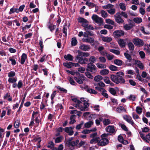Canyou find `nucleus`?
<instances>
[{
	"instance_id": "f8f14e48",
	"label": "nucleus",
	"mask_w": 150,
	"mask_h": 150,
	"mask_svg": "<svg viewBox=\"0 0 150 150\" xmlns=\"http://www.w3.org/2000/svg\"><path fill=\"white\" fill-rule=\"evenodd\" d=\"M38 112H35V111H33L32 115V117H31V120L30 121V122L29 125V126H33L34 123V121H35V119H34V117L35 116H36L38 114Z\"/></svg>"
},
{
	"instance_id": "7ed1b4c3",
	"label": "nucleus",
	"mask_w": 150,
	"mask_h": 150,
	"mask_svg": "<svg viewBox=\"0 0 150 150\" xmlns=\"http://www.w3.org/2000/svg\"><path fill=\"white\" fill-rule=\"evenodd\" d=\"M86 70L87 71H90L92 74H94L97 71V68L94 64L89 63H87Z\"/></svg>"
},
{
	"instance_id": "2f4dec72",
	"label": "nucleus",
	"mask_w": 150,
	"mask_h": 150,
	"mask_svg": "<svg viewBox=\"0 0 150 150\" xmlns=\"http://www.w3.org/2000/svg\"><path fill=\"white\" fill-rule=\"evenodd\" d=\"M16 58L14 57H10L9 58V60L11 62V65L13 66L15 65L16 64V62L15 59Z\"/></svg>"
},
{
	"instance_id": "e433bc0d",
	"label": "nucleus",
	"mask_w": 150,
	"mask_h": 150,
	"mask_svg": "<svg viewBox=\"0 0 150 150\" xmlns=\"http://www.w3.org/2000/svg\"><path fill=\"white\" fill-rule=\"evenodd\" d=\"M124 55L126 58L128 60L129 62H131L132 59V58L130 54L126 52H125L124 53Z\"/></svg>"
},
{
	"instance_id": "1a4fd4ad",
	"label": "nucleus",
	"mask_w": 150,
	"mask_h": 150,
	"mask_svg": "<svg viewBox=\"0 0 150 150\" xmlns=\"http://www.w3.org/2000/svg\"><path fill=\"white\" fill-rule=\"evenodd\" d=\"M123 118L127 122L131 124L132 126L134 125V122L132 120V117L130 116L125 115L123 116Z\"/></svg>"
},
{
	"instance_id": "cd10ccee",
	"label": "nucleus",
	"mask_w": 150,
	"mask_h": 150,
	"mask_svg": "<svg viewBox=\"0 0 150 150\" xmlns=\"http://www.w3.org/2000/svg\"><path fill=\"white\" fill-rule=\"evenodd\" d=\"M133 20L134 22L137 24L140 23L142 21V20L141 17L135 18L133 19Z\"/></svg>"
},
{
	"instance_id": "4468645a",
	"label": "nucleus",
	"mask_w": 150,
	"mask_h": 150,
	"mask_svg": "<svg viewBox=\"0 0 150 150\" xmlns=\"http://www.w3.org/2000/svg\"><path fill=\"white\" fill-rule=\"evenodd\" d=\"M118 43L120 46L121 48L125 47L126 43L123 39L120 38L118 40Z\"/></svg>"
},
{
	"instance_id": "ea45409f",
	"label": "nucleus",
	"mask_w": 150,
	"mask_h": 150,
	"mask_svg": "<svg viewBox=\"0 0 150 150\" xmlns=\"http://www.w3.org/2000/svg\"><path fill=\"white\" fill-rule=\"evenodd\" d=\"M109 68L110 70L113 71H117L118 69L117 67L112 65H110L109 67Z\"/></svg>"
},
{
	"instance_id": "6e6d98bb",
	"label": "nucleus",
	"mask_w": 150,
	"mask_h": 150,
	"mask_svg": "<svg viewBox=\"0 0 150 150\" xmlns=\"http://www.w3.org/2000/svg\"><path fill=\"white\" fill-rule=\"evenodd\" d=\"M8 76L9 78L14 76L16 75V73L14 71H10L8 74Z\"/></svg>"
},
{
	"instance_id": "0eeeda50",
	"label": "nucleus",
	"mask_w": 150,
	"mask_h": 150,
	"mask_svg": "<svg viewBox=\"0 0 150 150\" xmlns=\"http://www.w3.org/2000/svg\"><path fill=\"white\" fill-rule=\"evenodd\" d=\"M92 20L97 23H103V19L99 17L97 15L93 14L92 16Z\"/></svg>"
},
{
	"instance_id": "a18cd8bd",
	"label": "nucleus",
	"mask_w": 150,
	"mask_h": 150,
	"mask_svg": "<svg viewBox=\"0 0 150 150\" xmlns=\"http://www.w3.org/2000/svg\"><path fill=\"white\" fill-rule=\"evenodd\" d=\"M116 110L117 112L121 113L122 111L123 110L124 111H125L126 110L123 107L120 106L117 108Z\"/></svg>"
},
{
	"instance_id": "c03bdc74",
	"label": "nucleus",
	"mask_w": 150,
	"mask_h": 150,
	"mask_svg": "<svg viewBox=\"0 0 150 150\" xmlns=\"http://www.w3.org/2000/svg\"><path fill=\"white\" fill-rule=\"evenodd\" d=\"M119 6L120 8L122 10L125 11L126 9V7L125 4L123 3H120L119 4Z\"/></svg>"
},
{
	"instance_id": "864d4df0",
	"label": "nucleus",
	"mask_w": 150,
	"mask_h": 150,
	"mask_svg": "<svg viewBox=\"0 0 150 150\" xmlns=\"http://www.w3.org/2000/svg\"><path fill=\"white\" fill-rule=\"evenodd\" d=\"M110 51L115 54L116 55H119L120 54V51L119 50L115 49H110Z\"/></svg>"
},
{
	"instance_id": "bf43d9fd",
	"label": "nucleus",
	"mask_w": 150,
	"mask_h": 150,
	"mask_svg": "<svg viewBox=\"0 0 150 150\" xmlns=\"http://www.w3.org/2000/svg\"><path fill=\"white\" fill-rule=\"evenodd\" d=\"M102 16L104 18H106L108 16V13L105 11L102 10L101 11Z\"/></svg>"
},
{
	"instance_id": "9b49d317",
	"label": "nucleus",
	"mask_w": 150,
	"mask_h": 150,
	"mask_svg": "<svg viewBox=\"0 0 150 150\" xmlns=\"http://www.w3.org/2000/svg\"><path fill=\"white\" fill-rule=\"evenodd\" d=\"M135 62L133 63V65H137V66L140 68L141 69H143L144 68V66L143 64L138 59H136L134 60Z\"/></svg>"
},
{
	"instance_id": "774afa93",
	"label": "nucleus",
	"mask_w": 150,
	"mask_h": 150,
	"mask_svg": "<svg viewBox=\"0 0 150 150\" xmlns=\"http://www.w3.org/2000/svg\"><path fill=\"white\" fill-rule=\"evenodd\" d=\"M107 11L111 15L114 14L115 12V10L114 8H112L110 10H107Z\"/></svg>"
},
{
	"instance_id": "72a5a7b5",
	"label": "nucleus",
	"mask_w": 150,
	"mask_h": 150,
	"mask_svg": "<svg viewBox=\"0 0 150 150\" xmlns=\"http://www.w3.org/2000/svg\"><path fill=\"white\" fill-rule=\"evenodd\" d=\"M77 44V41L76 38L75 37H74L72 38L71 44L73 46L76 45Z\"/></svg>"
},
{
	"instance_id": "69168bd1",
	"label": "nucleus",
	"mask_w": 150,
	"mask_h": 150,
	"mask_svg": "<svg viewBox=\"0 0 150 150\" xmlns=\"http://www.w3.org/2000/svg\"><path fill=\"white\" fill-rule=\"evenodd\" d=\"M139 53L141 58L143 59L145 57V54L143 51H141L139 52Z\"/></svg>"
},
{
	"instance_id": "6ab92c4d",
	"label": "nucleus",
	"mask_w": 150,
	"mask_h": 150,
	"mask_svg": "<svg viewBox=\"0 0 150 150\" xmlns=\"http://www.w3.org/2000/svg\"><path fill=\"white\" fill-rule=\"evenodd\" d=\"M64 58L66 60L69 61H72L74 58L70 54L65 55Z\"/></svg>"
},
{
	"instance_id": "4d7b16f0",
	"label": "nucleus",
	"mask_w": 150,
	"mask_h": 150,
	"mask_svg": "<svg viewBox=\"0 0 150 150\" xmlns=\"http://www.w3.org/2000/svg\"><path fill=\"white\" fill-rule=\"evenodd\" d=\"M113 7V5L109 4L103 6V8L108 9L109 8H112Z\"/></svg>"
},
{
	"instance_id": "e2e57ef3",
	"label": "nucleus",
	"mask_w": 150,
	"mask_h": 150,
	"mask_svg": "<svg viewBox=\"0 0 150 150\" xmlns=\"http://www.w3.org/2000/svg\"><path fill=\"white\" fill-rule=\"evenodd\" d=\"M96 65L99 69H103L105 68V66L103 64L97 63L96 64Z\"/></svg>"
},
{
	"instance_id": "5701e85b",
	"label": "nucleus",
	"mask_w": 150,
	"mask_h": 150,
	"mask_svg": "<svg viewBox=\"0 0 150 150\" xmlns=\"http://www.w3.org/2000/svg\"><path fill=\"white\" fill-rule=\"evenodd\" d=\"M79 48L81 50L83 51H88L90 49L89 47L87 45L83 44L79 47Z\"/></svg>"
},
{
	"instance_id": "c85d7f7f",
	"label": "nucleus",
	"mask_w": 150,
	"mask_h": 150,
	"mask_svg": "<svg viewBox=\"0 0 150 150\" xmlns=\"http://www.w3.org/2000/svg\"><path fill=\"white\" fill-rule=\"evenodd\" d=\"M72 139V138H69L67 141V142L68 143V146L70 147V146H72V147L75 146V145L74 144V141H71Z\"/></svg>"
},
{
	"instance_id": "2eb2a0df",
	"label": "nucleus",
	"mask_w": 150,
	"mask_h": 150,
	"mask_svg": "<svg viewBox=\"0 0 150 150\" xmlns=\"http://www.w3.org/2000/svg\"><path fill=\"white\" fill-rule=\"evenodd\" d=\"M134 25V23H130L129 24L125 25L123 27L125 30H128L131 29Z\"/></svg>"
},
{
	"instance_id": "9d476101",
	"label": "nucleus",
	"mask_w": 150,
	"mask_h": 150,
	"mask_svg": "<svg viewBox=\"0 0 150 150\" xmlns=\"http://www.w3.org/2000/svg\"><path fill=\"white\" fill-rule=\"evenodd\" d=\"M124 31L122 30H117L113 32V34L117 37V38L120 37L124 35Z\"/></svg>"
},
{
	"instance_id": "473e14b6",
	"label": "nucleus",
	"mask_w": 150,
	"mask_h": 150,
	"mask_svg": "<svg viewBox=\"0 0 150 150\" xmlns=\"http://www.w3.org/2000/svg\"><path fill=\"white\" fill-rule=\"evenodd\" d=\"M85 4L86 5H87L89 7H91V8H93L94 7H98V6H97V5L92 2H86Z\"/></svg>"
},
{
	"instance_id": "f257e3e1",
	"label": "nucleus",
	"mask_w": 150,
	"mask_h": 150,
	"mask_svg": "<svg viewBox=\"0 0 150 150\" xmlns=\"http://www.w3.org/2000/svg\"><path fill=\"white\" fill-rule=\"evenodd\" d=\"M124 76V73L123 72L119 71L117 72L115 75H111L110 77L111 80L117 84L119 83L124 84L125 81L122 77V76Z\"/></svg>"
},
{
	"instance_id": "0e129e2a",
	"label": "nucleus",
	"mask_w": 150,
	"mask_h": 150,
	"mask_svg": "<svg viewBox=\"0 0 150 150\" xmlns=\"http://www.w3.org/2000/svg\"><path fill=\"white\" fill-rule=\"evenodd\" d=\"M69 80L70 83L72 85H75L76 83L73 79L71 77H69Z\"/></svg>"
},
{
	"instance_id": "c756f323",
	"label": "nucleus",
	"mask_w": 150,
	"mask_h": 150,
	"mask_svg": "<svg viewBox=\"0 0 150 150\" xmlns=\"http://www.w3.org/2000/svg\"><path fill=\"white\" fill-rule=\"evenodd\" d=\"M123 61L120 59H115L114 61V63L118 66H121L123 64Z\"/></svg>"
},
{
	"instance_id": "c9c22d12",
	"label": "nucleus",
	"mask_w": 150,
	"mask_h": 150,
	"mask_svg": "<svg viewBox=\"0 0 150 150\" xmlns=\"http://www.w3.org/2000/svg\"><path fill=\"white\" fill-rule=\"evenodd\" d=\"M93 124V122L92 121H89L85 124L84 126L86 128H89Z\"/></svg>"
},
{
	"instance_id": "052dcab7",
	"label": "nucleus",
	"mask_w": 150,
	"mask_h": 150,
	"mask_svg": "<svg viewBox=\"0 0 150 150\" xmlns=\"http://www.w3.org/2000/svg\"><path fill=\"white\" fill-rule=\"evenodd\" d=\"M105 21L107 23L110 24L112 25H114L115 24L114 22L112 20L110 19H107L105 20Z\"/></svg>"
},
{
	"instance_id": "3c124183",
	"label": "nucleus",
	"mask_w": 150,
	"mask_h": 150,
	"mask_svg": "<svg viewBox=\"0 0 150 150\" xmlns=\"http://www.w3.org/2000/svg\"><path fill=\"white\" fill-rule=\"evenodd\" d=\"M105 85L104 83L102 81H100L99 83H95L94 84V86H99L102 87H104Z\"/></svg>"
},
{
	"instance_id": "58836bf2",
	"label": "nucleus",
	"mask_w": 150,
	"mask_h": 150,
	"mask_svg": "<svg viewBox=\"0 0 150 150\" xmlns=\"http://www.w3.org/2000/svg\"><path fill=\"white\" fill-rule=\"evenodd\" d=\"M136 97L133 95L131 94L127 97V98L132 101H134L136 99Z\"/></svg>"
},
{
	"instance_id": "a211bd4d",
	"label": "nucleus",
	"mask_w": 150,
	"mask_h": 150,
	"mask_svg": "<svg viewBox=\"0 0 150 150\" xmlns=\"http://www.w3.org/2000/svg\"><path fill=\"white\" fill-rule=\"evenodd\" d=\"M83 42H88L90 43H94V39L91 37H89L88 38H85L83 39Z\"/></svg>"
},
{
	"instance_id": "39448f33",
	"label": "nucleus",
	"mask_w": 150,
	"mask_h": 150,
	"mask_svg": "<svg viewBox=\"0 0 150 150\" xmlns=\"http://www.w3.org/2000/svg\"><path fill=\"white\" fill-rule=\"evenodd\" d=\"M115 21L119 24H122L124 23V21L122 18L120 16V13L118 12L114 16Z\"/></svg>"
},
{
	"instance_id": "de8ad7c7",
	"label": "nucleus",
	"mask_w": 150,
	"mask_h": 150,
	"mask_svg": "<svg viewBox=\"0 0 150 150\" xmlns=\"http://www.w3.org/2000/svg\"><path fill=\"white\" fill-rule=\"evenodd\" d=\"M103 79V77L101 76L97 75L95 77L94 79L96 81H99L100 80H102Z\"/></svg>"
},
{
	"instance_id": "09e8293b",
	"label": "nucleus",
	"mask_w": 150,
	"mask_h": 150,
	"mask_svg": "<svg viewBox=\"0 0 150 150\" xmlns=\"http://www.w3.org/2000/svg\"><path fill=\"white\" fill-rule=\"evenodd\" d=\"M48 144L49 145L47 146V147L51 149L53 148L54 146V144L52 141L49 142Z\"/></svg>"
},
{
	"instance_id": "8fccbe9b",
	"label": "nucleus",
	"mask_w": 150,
	"mask_h": 150,
	"mask_svg": "<svg viewBox=\"0 0 150 150\" xmlns=\"http://www.w3.org/2000/svg\"><path fill=\"white\" fill-rule=\"evenodd\" d=\"M90 71H87L85 73V75L89 79H92L93 78V76L89 72Z\"/></svg>"
},
{
	"instance_id": "bb28decb",
	"label": "nucleus",
	"mask_w": 150,
	"mask_h": 150,
	"mask_svg": "<svg viewBox=\"0 0 150 150\" xmlns=\"http://www.w3.org/2000/svg\"><path fill=\"white\" fill-rule=\"evenodd\" d=\"M96 58L95 56H92L88 59V62H90L89 63H92L93 64L95 63L96 61Z\"/></svg>"
},
{
	"instance_id": "393cba45",
	"label": "nucleus",
	"mask_w": 150,
	"mask_h": 150,
	"mask_svg": "<svg viewBox=\"0 0 150 150\" xmlns=\"http://www.w3.org/2000/svg\"><path fill=\"white\" fill-rule=\"evenodd\" d=\"M100 139L99 137L94 138L90 140V143L91 144H95L97 143H98Z\"/></svg>"
},
{
	"instance_id": "13d9d810",
	"label": "nucleus",
	"mask_w": 150,
	"mask_h": 150,
	"mask_svg": "<svg viewBox=\"0 0 150 150\" xmlns=\"http://www.w3.org/2000/svg\"><path fill=\"white\" fill-rule=\"evenodd\" d=\"M63 139V137L62 136H60L57 137L55 139V143H58L61 142V140Z\"/></svg>"
},
{
	"instance_id": "4be33fe9",
	"label": "nucleus",
	"mask_w": 150,
	"mask_h": 150,
	"mask_svg": "<svg viewBox=\"0 0 150 150\" xmlns=\"http://www.w3.org/2000/svg\"><path fill=\"white\" fill-rule=\"evenodd\" d=\"M84 106H81L80 108V110L82 111H85V109L87 108L89 105V103L87 102H84L83 103Z\"/></svg>"
},
{
	"instance_id": "49530a36",
	"label": "nucleus",
	"mask_w": 150,
	"mask_h": 150,
	"mask_svg": "<svg viewBox=\"0 0 150 150\" xmlns=\"http://www.w3.org/2000/svg\"><path fill=\"white\" fill-rule=\"evenodd\" d=\"M142 108L139 106H137L136 109L137 112L138 114H141L142 111Z\"/></svg>"
},
{
	"instance_id": "338daca9",
	"label": "nucleus",
	"mask_w": 150,
	"mask_h": 150,
	"mask_svg": "<svg viewBox=\"0 0 150 150\" xmlns=\"http://www.w3.org/2000/svg\"><path fill=\"white\" fill-rule=\"evenodd\" d=\"M56 88L57 89L61 91H63L67 93V90L64 88H61L59 86H57Z\"/></svg>"
},
{
	"instance_id": "a878e982",
	"label": "nucleus",
	"mask_w": 150,
	"mask_h": 150,
	"mask_svg": "<svg viewBox=\"0 0 150 150\" xmlns=\"http://www.w3.org/2000/svg\"><path fill=\"white\" fill-rule=\"evenodd\" d=\"M78 21L79 23H88V21L86 19L82 17H79L78 18Z\"/></svg>"
},
{
	"instance_id": "6e6552de",
	"label": "nucleus",
	"mask_w": 150,
	"mask_h": 150,
	"mask_svg": "<svg viewBox=\"0 0 150 150\" xmlns=\"http://www.w3.org/2000/svg\"><path fill=\"white\" fill-rule=\"evenodd\" d=\"M109 141L108 139H101L98 143L99 146H105L108 144Z\"/></svg>"
},
{
	"instance_id": "680f3d73",
	"label": "nucleus",
	"mask_w": 150,
	"mask_h": 150,
	"mask_svg": "<svg viewBox=\"0 0 150 150\" xmlns=\"http://www.w3.org/2000/svg\"><path fill=\"white\" fill-rule=\"evenodd\" d=\"M56 28V25L53 24H50L48 27V28L51 31L54 30Z\"/></svg>"
},
{
	"instance_id": "f03ea898",
	"label": "nucleus",
	"mask_w": 150,
	"mask_h": 150,
	"mask_svg": "<svg viewBox=\"0 0 150 150\" xmlns=\"http://www.w3.org/2000/svg\"><path fill=\"white\" fill-rule=\"evenodd\" d=\"M85 77L82 74H80L78 72H76V76L74 77V79L76 82L79 84H82L85 81Z\"/></svg>"
},
{
	"instance_id": "dca6fc26",
	"label": "nucleus",
	"mask_w": 150,
	"mask_h": 150,
	"mask_svg": "<svg viewBox=\"0 0 150 150\" xmlns=\"http://www.w3.org/2000/svg\"><path fill=\"white\" fill-rule=\"evenodd\" d=\"M106 129L107 132L112 133H114L115 131L114 127L113 126L109 125L106 127Z\"/></svg>"
},
{
	"instance_id": "b1692460",
	"label": "nucleus",
	"mask_w": 150,
	"mask_h": 150,
	"mask_svg": "<svg viewBox=\"0 0 150 150\" xmlns=\"http://www.w3.org/2000/svg\"><path fill=\"white\" fill-rule=\"evenodd\" d=\"M127 46L129 50L130 51H131V52H132L134 50V45L131 42H129L128 43Z\"/></svg>"
},
{
	"instance_id": "aec40b11",
	"label": "nucleus",
	"mask_w": 150,
	"mask_h": 150,
	"mask_svg": "<svg viewBox=\"0 0 150 150\" xmlns=\"http://www.w3.org/2000/svg\"><path fill=\"white\" fill-rule=\"evenodd\" d=\"M73 63L71 62H66L63 63V65L64 66L68 68H71L72 67H73L74 65H72Z\"/></svg>"
},
{
	"instance_id": "a19ab883",
	"label": "nucleus",
	"mask_w": 150,
	"mask_h": 150,
	"mask_svg": "<svg viewBox=\"0 0 150 150\" xmlns=\"http://www.w3.org/2000/svg\"><path fill=\"white\" fill-rule=\"evenodd\" d=\"M86 91L90 93L93 94H96L97 93V92L95 90L91 89V88H88L86 90Z\"/></svg>"
},
{
	"instance_id": "ddd939ff",
	"label": "nucleus",
	"mask_w": 150,
	"mask_h": 150,
	"mask_svg": "<svg viewBox=\"0 0 150 150\" xmlns=\"http://www.w3.org/2000/svg\"><path fill=\"white\" fill-rule=\"evenodd\" d=\"M82 26L84 27V28L86 31L89 30L90 29L92 30H94V28L93 27L90 25L88 24H82Z\"/></svg>"
},
{
	"instance_id": "4c0bfd02",
	"label": "nucleus",
	"mask_w": 150,
	"mask_h": 150,
	"mask_svg": "<svg viewBox=\"0 0 150 150\" xmlns=\"http://www.w3.org/2000/svg\"><path fill=\"white\" fill-rule=\"evenodd\" d=\"M20 124V120H16L14 123V127L16 128H18L19 127Z\"/></svg>"
},
{
	"instance_id": "7c9ffc66",
	"label": "nucleus",
	"mask_w": 150,
	"mask_h": 150,
	"mask_svg": "<svg viewBox=\"0 0 150 150\" xmlns=\"http://www.w3.org/2000/svg\"><path fill=\"white\" fill-rule=\"evenodd\" d=\"M112 40V38L111 37H104L102 38L103 41L106 42H110Z\"/></svg>"
},
{
	"instance_id": "412c9836",
	"label": "nucleus",
	"mask_w": 150,
	"mask_h": 150,
	"mask_svg": "<svg viewBox=\"0 0 150 150\" xmlns=\"http://www.w3.org/2000/svg\"><path fill=\"white\" fill-rule=\"evenodd\" d=\"M78 54L79 56L81 57H88L89 55V54L88 52H83L80 50H78Z\"/></svg>"
},
{
	"instance_id": "f704fd0d",
	"label": "nucleus",
	"mask_w": 150,
	"mask_h": 150,
	"mask_svg": "<svg viewBox=\"0 0 150 150\" xmlns=\"http://www.w3.org/2000/svg\"><path fill=\"white\" fill-rule=\"evenodd\" d=\"M109 71L107 69H104L101 70L100 72V74L102 75H105L108 74Z\"/></svg>"
},
{
	"instance_id": "5fc2aeb1",
	"label": "nucleus",
	"mask_w": 150,
	"mask_h": 150,
	"mask_svg": "<svg viewBox=\"0 0 150 150\" xmlns=\"http://www.w3.org/2000/svg\"><path fill=\"white\" fill-rule=\"evenodd\" d=\"M17 80V78H9L8 80V81L10 83H13L16 82Z\"/></svg>"
},
{
	"instance_id": "79ce46f5",
	"label": "nucleus",
	"mask_w": 150,
	"mask_h": 150,
	"mask_svg": "<svg viewBox=\"0 0 150 150\" xmlns=\"http://www.w3.org/2000/svg\"><path fill=\"white\" fill-rule=\"evenodd\" d=\"M109 92L113 96H115L116 94L115 90L113 88H110L109 89Z\"/></svg>"
},
{
	"instance_id": "423d86ee",
	"label": "nucleus",
	"mask_w": 150,
	"mask_h": 150,
	"mask_svg": "<svg viewBox=\"0 0 150 150\" xmlns=\"http://www.w3.org/2000/svg\"><path fill=\"white\" fill-rule=\"evenodd\" d=\"M132 42L135 45L139 47L143 46L144 42L143 40L138 38H135L133 39Z\"/></svg>"
},
{
	"instance_id": "20e7f679",
	"label": "nucleus",
	"mask_w": 150,
	"mask_h": 150,
	"mask_svg": "<svg viewBox=\"0 0 150 150\" xmlns=\"http://www.w3.org/2000/svg\"><path fill=\"white\" fill-rule=\"evenodd\" d=\"M79 55L77 56L75 58L76 61L78 60V62L81 64H87L88 63V59L86 57H80Z\"/></svg>"
},
{
	"instance_id": "f3484780",
	"label": "nucleus",
	"mask_w": 150,
	"mask_h": 150,
	"mask_svg": "<svg viewBox=\"0 0 150 150\" xmlns=\"http://www.w3.org/2000/svg\"><path fill=\"white\" fill-rule=\"evenodd\" d=\"M27 58V55L24 53L22 54L21 56V59L20 63L22 64H23L25 61L26 59Z\"/></svg>"
},
{
	"instance_id": "37998d69",
	"label": "nucleus",
	"mask_w": 150,
	"mask_h": 150,
	"mask_svg": "<svg viewBox=\"0 0 150 150\" xmlns=\"http://www.w3.org/2000/svg\"><path fill=\"white\" fill-rule=\"evenodd\" d=\"M103 122L104 125H107L110 124V120L108 119H105L103 121Z\"/></svg>"
},
{
	"instance_id": "603ef678",
	"label": "nucleus",
	"mask_w": 150,
	"mask_h": 150,
	"mask_svg": "<svg viewBox=\"0 0 150 150\" xmlns=\"http://www.w3.org/2000/svg\"><path fill=\"white\" fill-rule=\"evenodd\" d=\"M4 129L0 127V138H2L4 137Z\"/></svg>"
}]
</instances>
